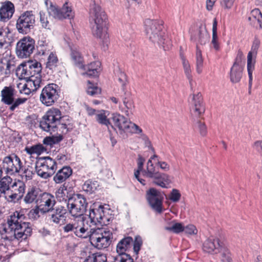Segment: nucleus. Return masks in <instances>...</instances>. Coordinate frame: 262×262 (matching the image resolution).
I'll use <instances>...</instances> for the list:
<instances>
[{"label":"nucleus","instance_id":"nucleus-53","mask_svg":"<svg viewBox=\"0 0 262 262\" xmlns=\"http://www.w3.org/2000/svg\"><path fill=\"white\" fill-rule=\"evenodd\" d=\"M113 259L112 262H134L133 259L127 254H118Z\"/></svg>","mask_w":262,"mask_h":262},{"label":"nucleus","instance_id":"nucleus-6","mask_svg":"<svg viewBox=\"0 0 262 262\" xmlns=\"http://www.w3.org/2000/svg\"><path fill=\"white\" fill-rule=\"evenodd\" d=\"M88 203L84 196L80 194H74L73 198L67 203V208L71 216L80 218L86 211Z\"/></svg>","mask_w":262,"mask_h":262},{"label":"nucleus","instance_id":"nucleus-1","mask_svg":"<svg viewBox=\"0 0 262 262\" xmlns=\"http://www.w3.org/2000/svg\"><path fill=\"white\" fill-rule=\"evenodd\" d=\"M90 22L93 35L100 39L103 43H106L108 40L107 16L101 7L95 2L91 5Z\"/></svg>","mask_w":262,"mask_h":262},{"label":"nucleus","instance_id":"nucleus-19","mask_svg":"<svg viewBox=\"0 0 262 262\" xmlns=\"http://www.w3.org/2000/svg\"><path fill=\"white\" fill-rule=\"evenodd\" d=\"M89 221L85 216L77 218V224L75 235L76 237L82 239L89 238L93 228H90Z\"/></svg>","mask_w":262,"mask_h":262},{"label":"nucleus","instance_id":"nucleus-30","mask_svg":"<svg viewBox=\"0 0 262 262\" xmlns=\"http://www.w3.org/2000/svg\"><path fill=\"white\" fill-rule=\"evenodd\" d=\"M72 174V170L69 166H64L58 170L54 176L53 180L57 184L65 181Z\"/></svg>","mask_w":262,"mask_h":262},{"label":"nucleus","instance_id":"nucleus-17","mask_svg":"<svg viewBox=\"0 0 262 262\" xmlns=\"http://www.w3.org/2000/svg\"><path fill=\"white\" fill-rule=\"evenodd\" d=\"M105 208L101 205L97 208L91 209L89 215L91 223L94 225L100 224L102 225L108 224L110 218L105 214Z\"/></svg>","mask_w":262,"mask_h":262},{"label":"nucleus","instance_id":"nucleus-29","mask_svg":"<svg viewBox=\"0 0 262 262\" xmlns=\"http://www.w3.org/2000/svg\"><path fill=\"white\" fill-rule=\"evenodd\" d=\"M209 35L205 28L202 26L197 28L191 34V39L201 45H205L208 41Z\"/></svg>","mask_w":262,"mask_h":262},{"label":"nucleus","instance_id":"nucleus-45","mask_svg":"<svg viewBox=\"0 0 262 262\" xmlns=\"http://www.w3.org/2000/svg\"><path fill=\"white\" fill-rule=\"evenodd\" d=\"M98 186V185L96 181L89 180L86 181L82 185V189L88 193H92L96 190Z\"/></svg>","mask_w":262,"mask_h":262},{"label":"nucleus","instance_id":"nucleus-33","mask_svg":"<svg viewBox=\"0 0 262 262\" xmlns=\"http://www.w3.org/2000/svg\"><path fill=\"white\" fill-rule=\"evenodd\" d=\"M71 58L74 64L79 68L83 67V58L76 48H71Z\"/></svg>","mask_w":262,"mask_h":262},{"label":"nucleus","instance_id":"nucleus-16","mask_svg":"<svg viewBox=\"0 0 262 262\" xmlns=\"http://www.w3.org/2000/svg\"><path fill=\"white\" fill-rule=\"evenodd\" d=\"M243 54L241 51H238L232 67L230 69V79L232 83H237L240 81L244 70L242 64Z\"/></svg>","mask_w":262,"mask_h":262},{"label":"nucleus","instance_id":"nucleus-24","mask_svg":"<svg viewBox=\"0 0 262 262\" xmlns=\"http://www.w3.org/2000/svg\"><path fill=\"white\" fill-rule=\"evenodd\" d=\"M50 220L56 224H62L67 219V209L63 206L60 205L53 208L50 211Z\"/></svg>","mask_w":262,"mask_h":262},{"label":"nucleus","instance_id":"nucleus-28","mask_svg":"<svg viewBox=\"0 0 262 262\" xmlns=\"http://www.w3.org/2000/svg\"><path fill=\"white\" fill-rule=\"evenodd\" d=\"M101 63L98 61L91 62L87 65H84L81 69L85 71L83 73V75H87L89 77H96L99 75L101 71Z\"/></svg>","mask_w":262,"mask_h":262},{"label":"nucleus","instance_id":"nucleus-40","mask_svg":"<svg viewBox=\"0 0 262 262\" xmlns=\"http://www.w3.org/2000/svg\"><path fill=\"white\" fill-rule=\"evenodd\" d=\"M26 81L31 87H32V85L33 86V88L32 89V91H36L40 87V84L41 83L40 74H37L35 76H33L29 78L28 80Z\"/></svg>","mask_w":262,"mask_h":262},{"label":"nucleus","instance_id":"nucleus-11","mask_svg":"<svg viewBox=\"0 0 262 262\" xmlns=\"http://www.w3.org/2000/svg\"><path fill=\"white\" fill-rule=\"evenodd\" d=\"M59 93L58 86L56 84H48L41 91L39 97L40 101L46 106H51L58 99Z\"/></svg>","mask_w":262,"mask_h":262},{"label":"nucleus","instance_id":"nucleus-41","mask_svg":"<svg viewBox=\"0 0 262 262\" xmlns=\"http://www.w3.org/2000/svg\"><path fill=\"white\" fill-rule=\"evenodd\" d=\"M106 256L105 254L99 253H94L89 255L83 262H105Z\"/></svg>","mask_w":262,"mask_h":262},{"label":"nucleus","instance_id":"nucleus-64","mask_svg":"<svg viewBox=\"0 0 262 262\" xmlns=\"http://www.w3.org/2000/svg\"><path fill=\"white\" fill-rule=\"evenodd\" d=\"M235 0H221V3L222 6L225 9H230L234 3Z\"/></svg>","mask_w":262,"mask_h":262},{"label":"nucleus","instance_id":"nucleus-5","mask_svg":"<svg viewBox=\"0 0 262 262\" xmlns=\"http://www.w3.org/2000/svg\"><path fill=\"white\" fill-rule=\"evenodd\" d=\"M113 238L112 232L107 228H93L89 237L91 244L98 249L107 248Z\"/></svg>","mask_w":262,"mask_h":262},{"label":"nucleus","instance_id":"nucleus-50","mask_svg":"<svg viewBox=\"0 0 262 262\" xmlns=\"http://www.w3.org/2000/svg\"><path fill=\"white\" fill-rule=\"evenodd\" d=\"M194 128L200 133V134L204 137L207 134V128L205 123L201 120H198L194 124Z\"/></svg>","mask_w":262,"mask_h":262},{"label":"nucleus","instance_id":"nucleus-48","mask_svg":"<svg viewBox=\"0 0 262 262\" xmlns=\"http://www.w3.org/2000/svg\"><path fill=\"white\" fill-rule=\"evenodd\" d=\"M171 226L165 227V230L171 231L174 233H179L184 230V226L181 223L171 222Z\"/></svg>","mask_w":262,"mask_h":262},{"label":"nucleus","instance_id":"nucleus-23","mask_svg":"<svg viewBox=\"0 0 262 262\" xmlns=\"http://www.w3.org/2000/svg\"><path fill=\"white\" fill-rule=\"evenodd\" d=\"M123 105L120 106L121 111L127 117H130L134 113L135 104L130 93L124 92L121 96Z\"/></svg>","mask_w":262,"mask_h":262},{"label":"nucleus","instance_id":"nucleus-32","mask_svg":"<svg viewBox=\"0 0 262 262\" xmlns=\"http://www.w3.org/2000/svg\"><path fill=\"white\" fill-rule=\"evenodd\" d=\"M133 243L132 237H125L120 240L116 247V251L118 254H126L125 252L131 247Z\"/></svg>","mask_w":262,"mask_h":262},{"label":"nucleus","instance_id":"nucleus-35","mask_svg":"<svg viewBox=\"0 0 262 262\" xmlns=\"http://www.w3.org/2000/svg\"><path fill=\"white\" fill-rule=\"evenodd\" d=\"M154 180L155 184L162 188H167L166 185L171 182L168 175L159 172V174H157Z\"/></svg>","mask_w":262,"mask_h":262},{"label":"nucleus","instance_id":"nucleus-61","mask_svg":"<svg viewBox=\"0 0 262 262\" xmlns=\"http://www.w3.org/2000/svg\"><path fill=\"white\" fill-rule=\"evenodd\" d=\"M134 246V252L137 254L140 250V247L142 244V241L141 237L136 236L134 242L133 243Z\"/></svg>","mask_w":262,"mask_h":262},{"label":"nucleus","instance_id":"nucleus-22","mask_svg":"<svg viewBox=\"0 0 262 262\" xmlns=\"http://www.w3.org/2000/svg\"><path fill=\"white\" fill-rule=\"evenodd\" d=\"M223 246L222 243L218 238L211 236L204 242L203 250L206 253L216 254L220 252Z\"/></svg>","mask_w":262,"mask_h":262},{"label":"nucleus","instance_id":"nucleus-26","mask_svg":"<svg viewBox=\"0 0 262 262\" xmlns=\"http://www.w3.org/2000/svg\"><path fill=\"white\" fill-rule=\"evenodd\" d=\"M25 188L26 185L23 181L18 180L14 182L10 186L9 197L13 201L21 199L25 193Z\"/></svg>","mask_w":262,"mask_h":262},{"label":"nucleus","instance_id":"nucleus-2","mask_svg":"<svg viewBox=\"0 0 262 262\" xmlns=\"http://www.w3.org/2000/svg\"><path fill=\"white\" fill-rule=\"evenodd\" d=\"M24 219V215L17 211L14 212L8 218V227L5 228V230L6 233L10 234V237L13 236L17 239L21 238L26 239L31 235L32 229L31 224L23 222Z\"/></svg>","mask_w":262,"mask_h":262},{"label":"nucleus","instance_id":"nucleus-7","mask_svg":"<svg viewBox=\"0 0 262 262\" xmlns=\"http://www.w3.org/2000/svg\"><path fill=\"white\" fill-rule=\"evenodd\" d=\"M35 16L32 11H26L20 14L16 21V29L19 34L26 35L34 29Z\"/></svg>","mask_w":262,"mask_h":262},{"label":"nucleus","instance_id":"nucleus-21","mask_svg":"<svg viewBox=\"0 0 262 262\" xmlns=\"http://www.w3.org/2000/svg\"><path fill=\"white\" fill-rule=\"evenodd\" d=\"M56 202L54 196L49 193L42 192L37 204L40 210L43 213L50 212L55 205Z\"/></svg>","mask_w":262,"mask_h":262},{"label":"nucleus","instance_id":"nucleus-38","mask_svg":"<svg viewBox=\"0 0 262 262\" xmlns=\"http://www.w3.org/2000/svg\"><path fill=\"white\" fill-rule=\"evenodd\" d=\"M204 59L202 57V52L196 46L195 53V67L196 71L200 74L202 72L203 68Z\"/></svg>","mask_w":262,"mask_h":262},{"label":"nucleus","instance_id":"nucleus-37","mask_svg":"<svg viewBox=\"0 0 262 262\" xmlns=\"http://www.w3.org/2000/svg\"><path fill=\"white\" fill-rule=\"evenodd\" d=\"M217 22L216 18H214L212 25V38L211 40V45L213 48L218 51L220 50V45L218 41V37L217 34Z\"/></svg>","mask_w":262,"mask_h":262},{"label":"nucleus","instance_id":"nucleus-14","mask_svg":"<svg viewBox=\"0 0 262 262\" xmlns=\"http://www.w3.org/2000/svg\"><path fill=\"white\" fill-rule=\"evenodd\" d=\"M48 13L50 16L58 19H72L74 17L75 13L68 2H66L61 9L50 2V6L47 7Z\"/></svg>","mask_w":262,"mask_h":262},{"label":"nucleus","instance_id":"nucleus-10","mask_svg":"<svg viewBox=\"0 0 262 262\" xmlns=\"http://www.w3.org/2000/svg\"><path fill=\"white\" fill-rule=\"evenodd\" d=\"M15 89L12 86H5L1 91V101L5 104L9 105V110L13 112L18 106L26 102V98H18L15 99Z\"/></svg>","mask_w":262,"mask_h":262},{"label":"nucleus","instance_id":"nucleus-49","mask_svg":"<svg viewBox=\"0 0 262 262\" xmlns=\"http://www.w3.org/2000/svg\"><path fill=\"white\" fill-rule=\"evenodd\" d=\"M259 41L258 39H255L253 42L251 50L250 52H249L247 56V61H249V58L250 59V61H253L252 59L253 56L254 57H256L257 50L259 46Z\"/></svg>","mask_w":262,"mask_h":262},{"label":"nucleus","instance_id":"nucleus-54","mask_svg":"<svg viewBox=\"0 0 262 262\" xmlns=\"http://www.w3.org/2000/svg\"><path fill=\"white\" fill-rule=\"evenodd\" d=\"M220 252L221 253V259L222 262H229L232 260L231 257V253L228 249L223 246Z\"/></svg>","mask_w":262,"mask_h":262},{"label":"nucleus","instance_id":"nucleus-60","mask_svg":"<svg viewBox=\"0 0 262 262\" xmlns=\"http://www.w3.org/2000/svg\"><path fill=\"white\" fill-rule=\"evenodd\" d=\"M181 194L179 190L176 189H173L169 195V199L173 202H178L181 198Z\"/></svg>","mask_w":262,"mask_h":262},{"label":"nucleus","instance_id":"nucleus-47","mask_svg":"<svg viewBox=\"0 0 262 262\" xmlns=\"http://www.w3.org/2000/svg\"><path fill=\"white\" fill-rule=\"evenodd\" d=\"M63 139V136L61 135L58 136H52L46 137L43 141L45 144L52 146L54 144L59 143Z\"/></svg>","mask_w":262,"mask_h":262},{"label":"nucleus","instance_id":"nucleus-58","mask_svg":"<svg viewBox=\"0 0 262 262\" xmlns=\"http://www.w3.org/2000/svg\"><path fill=\"white\" fill-rule=\"evenodd\" d=\"M62 119H59V123L58 124L57 128H59L61 130L62 134H66L71 129L70 124H67L66 123H62L61 122Z\"/></svg>","mask_w":262,"mask_h":262},{"label":"nucleus","instance_id":"nucleus-56","mask_svg":"<svg viewBox=\"0 0 262 262\" xmlns=\"http://www.w3.org/2000/svg\"><path fill=\"white\" fill-rule=\"evenodd\" d=\"M89 85L87 90V93L91 95L94 96L96 94H99L101 92V89L97 86H95L90 81H88Z\"/></svg>","mask_w":262,"mask_h":262},{"label":"nucleus","instance_id":"nucleus-27","mask_svg":"<svg viewBox=\"0 0 262 262\" xmlns=\"http://www.w3.org/2000/svg\"><path fill=\"white\" fill-rule=\"evenodd\" d=\"M42 191L36 187L29 188L25 195L24 201L26 204L35 203L37 205Z\"/></svg>","mask_w":262,"mask_h":262},{"label":"nucleus","instance_id":"nucleus-39","mask_svg":"<svg viewBox=\"0 0 262 262\" xmlns=\"http://www.w3.org/2000/svg\"><path fill=\"white\" fill-rule=\"evenodd\" d=\"M248 19L254 22L257 21L259 28L262 29V14L258 9H254L251 11Z\"/></svg>","mask_w":262,"mask_h":262},{"label":"nucleus","instance_id":"nucleus-46","mask_svg":"<svg viewBox=\"0 0 262 262\" xmlns=\"http://www.w3.org/2000/svg\"><path fill=\"white\" fill-rule=\"evenodd\" d=\"M77 217H75V219L71 221L70 223L67 224L63 227V232L65 233H71V234H73L74 235H75V232L77 227Z\"/></svg>","mask_w":262,"mask_h":262},{"label":"nucleus","instance_id":"nucleus-44","mask_svg":"<svg viewBox=\"0 0 262 262\" xmlns=\"http://www.w3.org/2000/svg\"><path fill=\"white\" fill-rule=\"evenodd\" d=\"M12 179L8 176L4 177L0 180V193H5L6 191L10 189V186L9 184L11 183Z\"/></svg>","mask_w":262,"mask_h":262},{"label":"nucleus","instance_id":"nucleus-51","mask_svg":"<svg viewBox=\"0 0 262 262\" xmlns=\"http://www.w3.org/2000/svg\"><path fill=\"white\" fill-rule=\"evenodd\" d=\"M45 150V148L41 144H37L31 147H26L25 150L30 155L34 154H40Z\"/></svg>","mask_w":262,"mask_h":262},{"label":"nucleus","instance_id":"nucleus-59","mask_svg":"<svg viewBox=\"0 0 262 262\" xmlns=\"http://www.w3.org/2000/svg\"><path fill=\"white\" fill-rule=\"evenodd\" d=\"M39 211H40V208L36 205L35 208L30 210L28 214L29 218L33 220L37 219L39 217Z\"/></svg>","mask_w":262,"mask_h":262},{"label":"nucleus","instance_id":"nucleus-4","mask_svg":"<svg viewBox=\"0 0 262 262\" xmlns=\"http://www.w3.org/2000/svg\"><path fill=\"white\" fill-rule=\"evenodd\" d=\"M62 118L59 109L50 108L40 119L39 127L42 130L52 134L57 130L59 119Z\"/></svg>","mask_w":262,"mask_h":262},{"label":"nucleus","instance_id":"nucleus-34","mask_svg":"<svg viewBox=\"0 0 262 262\" xmlns=\"http://www.w3.org/2000/svg\"><path fill=\"white\" fill-rule=\"evenodd\" d=\"M157 157L158 156L156 155H154L148 160L147 163L146 169L144 171V176L146 178L154 179L157 174H159V171L156 170L155 167L151 162L152 159Z\"/></svg>","mask_w":262,"mask_h":262},{"label":"nucleus","instance_id":"nucleus-31","mask_svg":"<svg viewBox=\"0 0 262 262\" xmlns=\"http://www.w3.org/2000/svg\"><path fill=\"white\" fill-rule=\"evenodd\" d=\"M73 194L70 193L66 183L59 187L56 192V196L60 202H69L70 199L73 198Z\"/></svg>","mask_w":262,"mask_h":262},{"label":"nucleus","instance_id":"nucleus-9","mask_svg":"<svg viewBox=\"0 0 262 262\" xmlns=\"http://www.w3.org/2000/svg\"><path fill=\"white\" fill-rule=\"evenodd\" d=\"M42 70L41 63L36 61L29 60L20 64L16 69V75L21 79L28 80V79L37 74H40Z\"/></svg>","mask_w":262,"mask_h":262},{"label":"nucleus","instance_id":"nucleus-18","mask_svg":"<svg viewBox=\"0 0 262 262\" xmlns=\"http://www.w3.org/2000/svg\"><path fill=\"white\" fill-rule=\"evenodd\" d=\"M146 199L151 208L161 213L162 212V201L160 192L154 188L146 192Z\"/></svg>","mask_w":262,"mask_h":262},{"label":"nucleus","instance_id":"nucleus-12","mask_svg":"<svg viewBox=\"0 0 262 262\" xmlns=\"http://www.w3.org/2000/svg\"><path fill=\"white\" fill-rule=\"evenodd\" d=\"M113 122L121 133L140 134L142 130L139 126L132 122L123 115L118 114L112 118Z\"/></svg>","mask_w":262,"mask_h":262},{"label":"nucleus","instance_id":"nucleus-42","mask_svg":"<svg viewBox=\"0 0 262 262\" xmlns=\"http://www.w3.org/2000/svg\"><path fill=\"white\" fill-rule=\"evenodd\" d=\"M96 119L99 123L107 126L110 132H111V128L115 129L114 126L110 123L109 120L107 118L104 113L96 114Z\"/></svg>","mask_w":262,"mask_h":262},{"label":"nucleus","instance_id":"nucleus-63","mask_svg":"<svg viewBox=\"0 0 262 262\" xmlns=\"http://www.w3.org/2000/svg\"><path fill=\"white\" fill-rule=\"evenodd\" d=\"M118 80L122 85V89L123 92H126L125 90V86L126 85V75L124 73H120Z\"/></svg>","mask_w":262,"mask_h":262},{"label":"nucleus","instance_id":"nucleus-62","mask_svg":"<svg viewBox=\"0 0 262 262\" xmlns=\"http://www.w3.org/2000/svg\"><path fill=\"white\" fill-rule=\"evenodd\" d=\"M183 231L188 235H195L198 232V230L195 227L191 224L184 227V230H183Z\"/></svg>","mask_w":262,"mask_h":262},{"label":"nucleus","instance_id":"nucleus-36","mask_svg":"<svg viewBox=\"0 0 262 262\" xmlns=\"http://www.w3.org/2000/svg\"><path fill=\"white\" fill-rule=\"evenodd\" d=\"M59 63L58 58L56 53L51 52L46 62V68L52 71H55Z\"/></svg>","mask_w":262,"mask_h":262},{"label":"nucleus","instance_id":"nucleus-52","mask_svg":"<svg viewBox=\"0 0 262 262\" xmlns=\"http://www.w3.org/2000/svg\"><path fill=\"white\" fill-rule=\"evenodd\" d=\"M255 60H253V61H247V70L249 76V90L251 89L252 84V72L254 69V64Z\"/></svg>","mask_w":262,"mask_h":262},{"label":"nucleus","instance_id":"nucleus-3","mask_svg":"<svg viewBox=\"0 0 262 262\" xmlns=\"http://www.w3.org/2000/svg\"><path fill=\"white\" fill-rule=\"evenodd\" d=\"M145 31L147 37L150 41L162 46L164 50H168L171 46L170 41L164 38L162 31V26L157 20L146 19L145 21Z\"/></svg>","mask_w":262,"mask_h":262},{"label":"nucleus","instance_id":"nucleus-57","mask_svg":"<svg viewBox=\"0 0 262 262\" xmlns=\"http://www.w3.org/2000/svg\"><path fill=\"white\" fill-rule=\"evenodd\" d=\"M34 174L33 168L31 166H28L24 170L22 178L25 177L26 181L30 180L32 179Z\"/></svg>","mask_w":262,"mask_h":262},{"label":"nucleus","instance_id":"nucleus-15","mask_svg":"<svg viewBox=\"0 0 262 262\" xmlns=\"http://www.w3.org/2000/svg\"><path fill=\"white\" fill-rule=\"evenodd\" d=\"M3 168L8 175L18 173L23 168V163L15 154L5 157L3 160Z\"/></svg>","mask_w":262,"mask_h":262},{"label":"nucleus","instance_id":"nucleus-25","mask_svg":"<svg viewBox=\"0 0 262 262\" xmlns=\"http://www.w3.org/2000/svg\"><path fill=\"white\" fill-rule=\"evenodd\" d=\"M15 12L14 4L10 1L2 3L0 7V21L7 22L10 19Z\"/></svg>","mask_w":262,"mask_h":262},{"label":"nucleus","instance_id":"nucleus-8","mask_svg":"<svg viewBox=\"0 0 262 262\" xmlns=\"http://www.w3.org/2000/svg\"><path fill=\"white\" fill-rule=\"evenodd\" d=\"M35 169L38 176L48 179L55 173L57 164L55 160L50 157H42L36 162Z\"/></svg>","mask_w":262,"mask_h":262},{"label":"nucleus","instance_id":"nucleus-43","mask_svg":"<svg viewBox=\"0 0 262 262\" xmlns=\"http://www.w3.org/2000/svg\"><path fill=\"white\" fill-rule=\"evenodd\" d=\"M180 57L182 61L184 73L187 78L189 79L190 83H191L192 81V75L190 65L189 63V61L183 55H181Z\"/></svg>","mask_w":262,"mask_h":262},{"label":"nucleus","instance_id":"nucleus-20","mask_svg":"<svg viewBox=\"0 0 262 262\" xmlns=\"http://www.w3.org/2000/svg\"><path fill=\"white\" fill-rule=\"evenodd\" d=\"M191 96V100L190 101V110L193 115L200 117L205 111L202 94L198 93L192 94Z\"/></svg>","mask_w":262,"mask_h":262},{"label":"nucleus","instance_id":"nucleus-55","mask_svg":"<svg viewBox=\"0 0 262 262\" xmlns=\"http://www.w3.org/2000/svg\"><path fill=\"white\" fill-rule=\"evenodd\" d=\"M39 15L41 26L45 29H49L50 25L46 13L43 11H40Z\"/></svg>","mask_w":262,"mask_h":262},{"label":"nucleus","instance_id":"nucleus-13","mask_svg":"<svg viewBox=\"0 0 262 262\" xmlns=\"http://www.w3.org/2000/svg\"><path fill=\"white\" fill-rule=\"evenodd\" d=\"M35 49V40L30 36L20 39L16 45V54L20 58L30 57Z\"/></svg>","mask_w":262,"mask_h":262}]
</instances>
